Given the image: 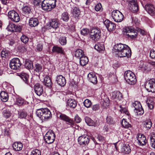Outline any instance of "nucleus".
I'll list each match as a JSON object with an SVG mask.
<instances>
[{
  "label": "nucleus",
  "instance_id": "obj_37",
  "mask_svg": "<svg viewBox=\"0 0 155 155\" xmlns=\"http://www.w3.org/2000/svg\"><path fill=\"white\" fill-rule=\"evenodd\" d=\"M25 67L28 69L33 68V66L32 63L29 60H26L24 64Z\"/></svg>",
  "mask_w": 155,
  "mask_h": 155
},
{
  "label": "nucleus",
  "instance_id": "obj_18",
  "mask_svg": "<svg viewBox=\"0 0 155 155\" xmlns=\"http://www.w3.org/2000/svg\"><path fill=\"white\" fill-rule=\"evenodd\" d=\"M129 6V9L134 13L137 12L138 10V5L135 1L130 2Z\"/></svg>",
  "mask_w": 155,
  "mask_h": 155
},
{
  "label": "nucleus",
  "instance_id": "obj_24",
  "mask_svg": "<svg viewBox=\"0 0 155 155\" xmlns=\"http://www.w3.org/2000/svg\"><path fill=\"white\" fill-rule=\"evenodd\" d=\"M111 97L113 99L117 98L120 100L122 97V95L119 91H114L111 94Z\"/></svg>",
  "mask_w": 155,
  "mask_h": 155
},
{
  "label": "nucleus",
  "instance_id": "obj_14",
  "mask_svg": "<svg viewBox=\"0 0 155 155\" xmlns=\"http://www.w3.org/2000/svg\"><path fill=\"white\" fill-rule=\"evenodd\" d=\"M137 140L139 144L141 146L146 145L147 142L145 136L141 134H137Z\"/></svg>",
  "mask_w": 155,
  "mask_h": 155
},
{
  "label": "nucleus",
  "instance_id": "obj_53",
  "mask_svg": "<svg viewBox=\"0 0 155 155\" xmlns=\"http://www.w3.org/2000/svg\"><path fill=\"white\" fill-rule=\"evenodd\" d=\"M144 127L148 129H150L151 128L152 125V123L151 121H148L145 122L144 124Z\"/></svg>",
  "mask_w": 155,
  "mask_h": 155
},
{
  "label": "nucleus",
  "instance_id": "obj_42",
  "mask_svg": "<svg viewBox=\"0 0 155 155\" xmlns=\"http://www.w3.org/2000/svg\"><path fill=\"white\" fill-rule=\"evenodd\" d=\"M34 70L37 72H41L42 69V66L41 64H36L35 66L33 67Z\"/></svg>",
  "mask_w": 155,
  "mask_h": 155
},
{
  "label": "nucleus",
  "instance_id": "obj_63",
  "mask_svg": "<svg viewBox=\"0 0 155 155\" xmlns=\"http://www.w3.org/2000/svg\"><path fill=\"white\" fill-rule=\"evenodd\" d=\"M138 32L143 35H144L145 34L146 32L144 30H142L141 29H138Z\"/></svg>",
  "mask_w": 155,
  "mask_h": 155
},
{
  "label": "nucleus",
  "instance_id": "obj_6",
  "mask_svg": "<svg viewBox=\"0 0 155 155\" xmlns=\"http://www.w3.org/2000/svg\"><path fill=\"white\" fill-rule=\"evenodd\" d=\"M124 34L131 38H134L136 37L137 33L131 27H126L123 30Z\"/></svg>",
  "mask_w": 155,
  "mask_h": 155
},
{
  "label": "nucleus",
  "instance_id": "obj_1",
  "mask_svg": "<svg viewBox=\"0 0 155 155\" xmlns=\"http://www.w3.org/2000/svg\"><path fill=\"white\" fill-rule=\"evenodd\" d=\"M114 52L116 55L120 57H130L131 55V50L127 45L121 43L115 45L114 47Z\"/></svg>",
  "mask_w": 155,
  "mask_h": 155
},
{
  "label": "nucleus",
  "instance_id": "obj_55",
  "mask_svg": "<svg viewBox=\"0 0 155 155\" xmlns=\"http://www.w3.org/2000/svg\"><path fill=\"white\" fill-rule=\"evenodd\" d=\"M100 108V105L99 104L94 105L92 107V109L93 110L96 111Z\"/></svg>",
  "mask_w": 155,
  "mask_h": 155
},
{
  "label": "nucleus",
  "instance_id": "obj_31",
  "mask_svg": "<svg viewBox=\"0 0 155 155\" xmlns=\"http://www.w3.org/2000/svg\"><path fill=\"white\" fill-rule=\"evenodd\" d=\"M67 104L70 107L74 108L77 106V103L74 99H68V101Z\"/></svg>",
  "mask_w": 155,
  "mask_h": 155
},
{
  "label": "nucleus",
  "instance_id": "obj_35",
  "mask_svg": "<svg viewBox=\"0 0 155 155\" xmlns=\"http://www.w3.org/2000/svg\"><path fill=\"white\" fill-rule=\"evenodd\" d=\"M146 103L149 108L150 109H152L153 107V98H148L146 101Z\"/></svg>",
  "mask_w": 155,
  "mask_h": 155
},
{
  "label": "nucleus",
  "instance_id": "obj_21",
  "mask_svg": "<svg viewBox=\"0 0 155 155\" xmlns=\"http://www.w3.org/2000/svg\"><path fill=\"white\" fill-rule=\"evenodd\" d=\"M56 81L58 84L61 86H64L66 83V80L65 78L61 75L57 76Z\"/></svg>",
  "mask_w": 155,
  "mask_h": 155
},
{
  "label": "nucleus",
  "instance_id": "obj_9",
  "mask_svg": "<svg viewBox=\"0 0 155 155\" xmlns=\"http://www.w3.org/2000/svg\"><path fill=\"white\" fill-rule=\"evenodd\" d=\"M44 139L45 142L48 144L53 143L55 139V135L53 131H48L45 135Z\"/></svg>",
  "mask_w": 155,
  "mask_h": 155
},
{
  "label": "nucleus",
  "instance_id": "obj_41",
  "mask_svg": "<svg viewBox=\"0 0 155 155\" xmlns=\"http://www.w3.org/2000/svg\"><path fill=\"white\" fill-rule=\"evenodd\" d=\"M121 150L122 152L127 153H129L131 151L130 147L128 145H124Z\"/></svg>",
  "mask_w": 155,
  "mask_h": 155
},
{
  "label": "nucleus",
  "instance_id": "obj_43",
  "mask_svg": "<svg viewBox=\"0 0 155 155\" xmlns=\"http://www.w3.org/2000/svg\"><path fill=\"white\" fill-rule=\"evenodd\" d=\"M121 124L123 127L125 128H128L131 127V125L127 121L126 119H123L121 122Z\"/></svg>",
  "mask_w": 155,
  "mask_h": 155
},
{
  "label": "nucleus",
  "instance_id": "obj_30",
  "mask_svg": "<svg viewBox=\"0 0 155 155\" xmlns=\"http://www.w3.org/2000/svg\"><path fill=\"white\" fill-rule=\"evenodd\" d=\"M18 75L25 83L28 84L29 76L27 74L23 72L19 74Z\"/></svg>",
  "mask_w": 155,
  "mask_h": 155
},
{
  "label": "nucleus",
  "instance_id": "obj_33",
  "mask_svg": "<svg viewBox=\"0 0 155 155\" xmlns=\"http://www.w3.org/2000/svg\"><path fill=\"white\" fill-rule=\"evenodd\" d=\"M88 61V58L85 55L80 58V64L82 66L86 65Z\"/></svg>",
  "mask_w": 155,
  "mask_h": 155
},
{
  "label": "nucleus",
  "instance_id": "obj_39",
  "mask_svg": "<svg viewBox=\"0 0 155 155\" xmlns=\"http://www.w3.org/2000/svg\"><path fill=\"white\" fill-rule=\"evenodd\" d=\"M18 114L19 118L21 119H25L27 116V112L24 110L20 111Z\"/></svg>",
  "mask_w": 155,
  "mask_h": 155
},
{
  "label": "nucleus",
  "instance_id": "obj_59",
  "mask_svg": "<svg viewBox=\"0 0 155 155\" xmlns=\"http://www.w3.org/2000/svg\"><path fill=\"white\" fill-rule=\"evenodd\" d=\"M120 107L121 108L120 110V111L122 113L127 114V111L126 108L123 107L122 106L120 105Z\"/></svg>",
  "mask_w": 155,
  "mask_h": 155
},
{
  "label": "nucleus",
  "instance_id": "obj_47",
  "mask_svg": "<svg viewBox=\"0 0 155 155\" xmlns=\"http://www.w3.org/2000/svg\"><path fill=\"white\" fill-rule=\"evenodd\" d=\"M83 103L84 106L87 108L90 107L92 104L91 101L88 99L85 100Z\"/></svg>",
  "mask_w": 155,
  "mask_h": 155
},
{
  "label": "nucleus",
  "instance_id": "obj_16",
  "mask_svg": "<svg viewBox=\"0 0 155 155\" xmlns=\"http://www.w3.org/2000/svg\"><path fill=\"white\" fill-rule=\"evenodd\" d=\"M104 24L109 31H113L115 28L116 26L115 24L109 20L105 21L104 22Z\"/></svg>",
  "mask_w": 155,
  "mask_h": 155
},
{
  "label": "nucleus",
  "instance_id": "obj_2",
  "mask_svg": "<svg viewBox=\"0 0 155 155\" xmlns=\"http://www.w3.org/2000/svg\"><path fill=\"white\" fill-rule=\"evenodd\" d=\"M37 116L43 120H48L51 117V114L50 110L47 108H41L36 111Z\"/></svg>",
  "mask_w": 155,
  "mask_h": 155
},
{
  "label": "nucleus",
  "instance_id": "obj_29",
  "mask_svg": "<svg viewBox=\"0 0 155 155\" xmlns=\"http://www.w3.org/2000/svg\"><path fill=\"white\" fill-rule=\"evenodd\" d=\"M38 24V19L36 18H31L29 22V25L31 27H34L37 26Z\"/></svg>",
  "mask_w": 155,
  "mask_h": 155
},
{
  "label": "nucleus",
  "instance_id": "obj_38",
  "mask_svg": "<svg viewBox=\"0 0 155 155\" xmlns=\"http://www.w3.org/2000/svg\"><path fill=\"white\" fill-rule=\"evenodd\" d=\"M44 84L47 86L49 87L51 86V81L50 77L48 76H46L44 79Z\"/></svg>",
  "mask_w": 155,
  "mask_h": 155
},
{
  "label": "nucleus",
  "instance_id": "obj_15",
  "mask_svg": "<svg viewBox=\"0 0 155 155\" xmlns=\"http://www.w3.org/2000/svg\"><path fill=\"white\" fill-rule=\"evenodd\" d=\"M7 28L11 31L15 32H20L21 29V26L18 25L13 24H9Z\"/></svg>",
  "mask_w": 155,
  "mask_h": 155
},
{
  "label": "nucleus",
  "instance_id": "obj_61",
  "mask_svg": "<svg viewBox=\"0 0 155 155\" xmlns=\"http://www.w3.org/2000/svg\"><path fill=\"white\" fill-rule=\"evenodd\" d=\"M150 56L152 58H155V51L153 50L152 49L150 52Z\"/></svg>",
  "mask_w": 155,
  "mask_h": 155
},
{
  "label": "nucleus",
  "instance_id": "obj_46",
  "mask_svg": "<svg viewBox=\"0 0 155 155\" xmlns=\"http://www.w3.org/2000/svg\"><path fill=\"white\" fill-rule=\"evenodd\" d=\"M59 42L62 45H65L66 44V38L65 36L61 37L59 39Z\"/></svg>",
  "mask_w": 155,
  "mask_h": 155
},
{
  "label": "nucleus",
  "instance_id": "obj_11",
  "mask_svg": "<svg viewBox=\"0 0 155 155\" xmlns=\"http://www.w3.org/2000/svg\"><path fill=\"white\" fill-rule=\"evenodd\" d=\"M8 16L12 21L16 22L20 20V18L18 14L14 10L9 11L8 13Z\"/></svg>",
  "mask_w": 155,
  "mask_h": 155
},
{
  "label": "nucleus",
  "instance_id": "obj_56",
  "mask_svg": "<svg viewBox=\"0 0 155 155\" xmlns=\"http://www.w3.org/2000/svg\"><path fill=\"white\" fill-rule=\"evenodd\" d=\"M3 133L5 135L8 136L10 134V132L8 128H6L3 130Z\"/></svg>",
  "mask_w": 155,
  "mask_h": 155
},
{
  "label": "nucleus",
  "instance_id": "obj_17",
  "mask_svg": "<svg viewBox=\"0 0 155 155\" xmlns=\"http://www.w3.org/2000/svg\"><path fill=\"white\" fill-rule=\"evenodd\" d=\"M34 90L38 95H41L43 92L42 86L39 83L36 84L34 86Z\"/></svg>",
  "mask_w": 155,
  "mask_h": 155
},
{
  "label": "nucleus",
  "instance_id": "obj_36",
  "mask_svg": "<svg viewBox=\"0 0 155 155\" xmlns=\"http://www.w3.org/2000/svg\"><path fill=\"white\" fill-rule=\"evenodd\" d=\"M84 55V51L81 49H77L75 52V56L76 57L80 58Z\"/></svg>",
  "mask_w": 155,
  "mask_h": 155
},
{
  "label": "nucleus",
  "instance_id": "obj_10",
  "mask_svg": "<svg viewBox=\"0 0 155 155\" xmlns=\"http://www.w3.org/2000/svg\"><path fill=\"white\" fill-rule=\"evenodd\" d=\"M132 107L134 108V111L137 115H141L143 113L144 110L139 102L135 101L132 104Z\"/></svg>",
  "mask_w": 155,
  "mask_h": 155
},
{
  "label": "nucleus",
  "instance_id": "obj_49",
  "mask_svg": "<svg viewBox=\"0 0 155 155\" xmlns=\"http://www.w3.org/2000/svg\"><path fill=\"white\" fill-rule=\"evenodd\" d=\"M24 102V100L21 98H17L16 101V104L18 105H21Z\"/></svg>",
  "mask_w": 155,
  "mask_h": 155
},
{
  "label": "nucleus",
  "instance_id": "obj_25",
  "mask_svg": "<svg viewBox=\"0 0 155 155\" xmlns=\"http://www.w3.org/2000/svg\"><path fill=\"white\" fill-rule=\"evenodd\" d=\"M0 97L1 100L4 102H6L8 99V93L5 91L1 92L0 93Z\"/></svg>",
  "mask_w": 155,
  "mask_h": 155
},
{
  "label": "nucleus",
  "instance_id": "obj_51",
  "mask_svg": "<svg viewBox=\"0 0 155 155\" xmlns=\"http://www.w3.org/2000/svg\"><path fill=\"white\" fill-rule=\"evenodd\" d=\"M107 122L109 124H112L114 123L113 118L110 116H107L106 118Z\"/></svg>",
  "mask_w": 155,
  "mask_h": 155
},
{
  "label": "nucleus",
  "instance_id": "obj_40",
  "mask_svg": "<svg viewBox=\"0 0 155 155\" xmlns=\"http://www.w3.org/2000/svg\"><path fill=\"white\" fill-rule=\"evenodd\" d=\"M61 18L64 21H68L69 18L68 13L66 12H64L61 15Z\"/></svg>",
  "mask_w": 155,
  "mask_h": 155
},
{
  "label": "nucleus",
  "instance_id": "obj_48",
  "mask_svg": "<svg viewBox=\"0 0 155 155\" xmlns=\"http://www.w3.org/2000/svg\"><path fill=\"white\" fill-rule=\"evenodd\" d=\"M3 114L5 117L6 118H9L11 116L10 112L6 110H4L3 111Z\"/></svg>",
  "mask_w": 155,
  "mask_h": 155
},
{
  "label": "nucleus",
  "instance_id": "obj_57",
  "mask_svg": "<svg viewBox=\"0 0 155 155\" xmlns=\"http://www.w3.org/2000/svg\"><path fill=\"white\" fill-rule=\"evenodd\" d=\"M8 53L6 50L2 51L1 53V56L2 58H5L8 56Z\"/></svg>",
  "mask_w": 155,
  "mask_h": 155
},
{
  "label": "nucleus",
  "instance_id": "obj_32",
  "mask_svg": "<svg viewBox=\"0 0 155 155\" xmlns=\"http://www.w3.org/2000/svg\"><path fill=\"white\" fill-rule=\"evenodd\" d=\"M150 143L151 146L155 149V134L152 132L150 135Z\"/></svg>",
  "mask_w": 155,
  "mask_h": 155
},
{
  "label": "nucleus",
  "instance_id": "obj_44",
  "mask_svg": "<svg viewBox=\"0 0 155 155\" xmlns=\"http://www.w3.org/2000/svg\"><path fill=\"white\" fill-rule=\"evenodd\" d=\"M85 121L87 124L89 126H93L94 124L93 121L90 118L86 117L85 118Z\"/></svg>",
  "mask_w": 155,
  "mask_h": 155
},
{
  "label": "nucleus",
  "instance_id": "obj_20",
  "mask_svg": "<svg viewBox=\"0 0 155 155\" xmlns=\"http://www.w3.org/2000/svg\"><path fill=\"white\" fill-rule=\"evenodd\" d=\"M87 78L89 81L91 83L94 84H97V77L94 73L91 72L88 74Z\"/></svg>",
  "mask_w": 155,
  "mask_h": 155
},
{
  "label": "nucleus",
  "instance_id": "obj_62",
  "mask_svg": "<svg viewBox=\"0 0 155 155\" xmlns=\"http://www.w3.org/2000/svg\"><path fill=\"white\" fill-rule=\"evenodd\" d=\"M81 119L78 115H76L74 117V120L77 123H79L81 121Z\"/></svg>",
  "mask_w": 155,
  "mask_h": 155
},
{
  "label": "nucleus",
  "instance_id": "obj_60",
  "mask_svg": "<svg viewBox=\"0 0 155 155\" xmlns=\"http://www.w3.org/2000/svg\"><path fill=\"white\" fill-rule=\"evenodd\" d=\"M37 50L38 51H40L43 49V45L42 44H38L37 45Z\"/></svg>",
  "mask_w": 155,
  "mask_h": 155
},
{
  "label": "nucleus",
  "instance_id": "obj_7",
  "mask_svg": "<svg viewBox=\"0 0 155 155\" xmlns=\"http://www.w3.org/2000/svg\"><path fill=\"white\" fill-rule=\"evenodd\" d=\"M111 16L114 21L117 22L122 21L124 18L122 13L118 10H114L112 12Z\"/></svg>",
  "mask_w": 155,
  "mask_h": 155
},
{
  "label": "nucleus",
  "instance_id": "obj_34",
  "mask_svg": "<svg viewBox=\"0 0 155 155\" xmlns=\"http://www.w3.org/2000/svg\"><path fill=\"white\" fill-rule=\"evenodd\" d=\"M72 13L73 16L76 18H78L80 15V11L78 8L75 7L74 8L72 12Z\"/></svg>",
  "mask_w": 155,
  "mask_h": 155
},
{
  "label": "nucleus",
  "instance_id": "obj_26",
  "mask_svg": "<svg viewBox=\"0 0 155 155\" xmlns=\"http://www.w3.org/2000/svg\"><path fill=\"white\" fill-rule=\"evenodd\" d=\"M94 48L99 52L102 53L105 49L103 43H98L95 45Z\"/></svg>",
  "mask_w": 155,
  "mask_h": 155
},
{
  "label": "nucleus",
  "instance_id": "obj_13",
  "mask_svg": "<svg viewBox=\"0 0 155 155\" xmlns=\"http://www.w3.org/2000/svg\"><path fill=\"white\" fill-rule=\"evenodd\" d=\"M79 144L82 146H84L88 144L90 139L88 137L85 135H84L80 136L78 139Z\"/></svg>",
  "mask_w": 155,
  "mask_h": 155
},
{
  "label": "nucleus",
  "instance_id": "obj_5",
  "mask_svg": "<svg viewBox=\"0 0 155 155\" xmlns=\"http://www.w3.org/2000/svg\"><path fill=\"white\" fill-rule=\"evenodd\" d=\"M90 38L94 41L98 40L100 38L101 33L98 28H93L90 31Z\"/></svg>",
  "mask_w": 155,
  "mask_h": 155
},
{
  "label": "nucleus",
  "instance_id": "obj_50",
  "mask_svg": "<svg viewBox=\"0 0 155 155\" xmlns=\"http://www.w3.org/2000/svg\"><path fill=\"white\" fill-rule=\"evenodd\" d=\"M21 40L23 43H26L28 40V38L27 36L23 35L21 38Z\"/></svg>",
  "mask_w": 155,
  "mask_h": 155
},
{
  "label": "nucleus",
  "instance_id": "obj_3",
  "mask_svg": "<svg viewBox=\"0 0 155 155\" xmlns=\"http://www.w3.org/2000/svg\"><path fill=\"white\" fill-rule=\"evenodd\" d=\"M56 6L55 0H44L41 3V8L45 11H50Z\"/></svg>",
  "mask_w": 155,
  "mask_h": 155
},
{
  "label": "nucleus",
  "instance_id": "obj_28",
  "mask_svg": "<svg viewBox=\"0 0 155 155\" xmlns=\"http://www.w3.org/2000/svg\"><path fill=\"white\" fill-rule=\"evenodd\" d=\"M22 144L20 142H15L13 145L14 149L16 151L21 150L22 148Z\"/></svg>",
  "mask_w": 155,
  "mask_h": 155
},
{
  "label": "nucleus",
  "instance_id": "obj_22",
  "mask_svg": "<svg viewBox=\"0 0 155 155\" xmlns=\"http://www.w3.org/2000/svg\"><path fill=\"white\" fill-rule=\"evenodd\" d=\"M145 8L147 12L151 15H153L155 13V9L152 5L147 4L145 6Z\"/></svg>",
  "mask_w": 155,
  "mask_h": 155
},
{
  "label": "nucleus",
  "instance_id": "obj_8",
  "mask_svg": "<svg viewBox=\"0 0 155 155\" xmlns=\"http://www.w3.org/2000/svg\"><path fill=\"white\" fill-rule=\"evenodd\" d=\"M21 63L18 58H15L10 61L9 65L11 68L14 70H19Z\"/></svg>",
  "mask_w": 155,
  "mask_h": 155
},
{
  "label": "nucleus",
  "instance_id": "obj_54",
  "mask_svg": "<svg viewBox=\"0 0 155 155\" xmlns=\"http://www.w3.org/2000/svg\"><path fill=\"white\" fill-rule=\"evenodd\" d=\"M89 32V30L87 28H83L81 31V33L82 35H85L87 34Z\"/></svg>",
  "mask_w": 155,
  "mask_h": 155
},
{
  "label": "nucleus",
  "instance_id": "obj_58",
  "mask_svg": "<svg viewBox=\"0 0 155 155\" xmlns=\"http://www.w3.org/2000/svg\"><path fill=\"white\" fill-rule=\"evenodd\" d=\"M102 9V5L100 3H98L95 6V10L96 11H99Z\"/></svg>",
  "mask_w": 155,
  "mask_h": 155
},
{
  "label": "nucleus",
  "instance_id": "obj_19",
  "mask_svg": "<svg viewBox=\"0 0 155 155\" xmlns=\"http://www.w3.org/2000/svg\"><path fill=\"white\" fill-rule=\"evenodd\" d=\"M59 117L61 120L68 122V124L71 126L74 124V122L73 120L65 114H61L59 115Z\"/></svg>",
  "mask_w": 155,
  "mask_h": 155
},
{
  "label": "nucleus",
  "instance_id": "obj_45",
  "mask_svg": "<svg viewBox=\"0 0 155 155\" xmlns=\"http://www.w3.org/2000/svg\"><path fill=\"white\" fill-rule=\"evenodd\" d=\"M22 11L25 14H29L31 11L30 8L28 6H24L22 8Z\"/></svg>",
  "mask_w": 155,
  "mask_h": 155
},
{
  "label": "nucleus",
  "instance_id": "obj_64",
  "mask_svg": "<svg viewBox=\"0 0 155 155\" xmlns=\"http://www.w3.org/2000/svg\"><path fill=\"white\" fill-rule=\"evenodd\" d=\"M97 138L100 141H103L104 140V138L101 135H98Z\"/></svg>",
  "mask_w": 155,
  "mask_h": 155
},
{
  "label": "nucleus",
  "instance_id": "obj_23",
  "mask_svg": "<svg viewBox=\"0 0 155 155\" xmlns=\"http://www.w3.org/2000/svg\"><path fill=\"white\" fill-rule=\"evenodd\" d=\"M52 51L54 53L61 54L64 56L65 55V53L63 50L62 48L57 46H55L53 47Z\"/></svg>",
  "mask_w": 155,
  "mask_h": 155
},
{
  "label": "nucleus",
  "instance_id": "obj_52",
  "mask_svg": "<svg viewBox=\"0 0 155 155\" xmlns=\"http://www.w3.org/2000/svg\"><path fill=\"white\" fill-rule=\"evenodd\" d=\"M31 155H41V152L39 150L35 149L32 151Z\"/></svg>",
  "mask_w": 155,
  "mask_h": 155
},
{
  "label": "nucleus",
  "instance_id": "obj_12",
  "mask_svg": "<svg viewBox=\"0 0 155 155\" xmlns=\"http://www.w3.org/2000/svg\"><path fill=\"white\" fill-rule=\"evenodd\" d=\"M145 87L149 91H155V81L154 79H151L148 81L145 84Z\"/></svg>",
  "mask_w": 155,
  "mask_h": 155
},
{
  "label": "nucleus",
  "instance_id": "obj_4",
  "mask_svg": "<svg viewBox=\"0 0 155 155\" xmlns=\"http://www.w3.org/2000/svg\"><path fill=\"white\" fill-rule=\"evenodd\" d=\"M124 78L126 82L129 84L133 85L137 81L135 74L130 71H126L124 74Z\"/></svg>",
  "mask_w": 155,
  "mask_h": 155
},
{
  "label": "nucleus",
  "instance_id": "obj_27",
  "mask_svg": "<svg viewBox=\"0 0 155 155\" xmlns=\"http://www.w3.org/2000/svg\"><path fill=\"white\" fill-rule=\"evenodd\" d=\"M50 25L52 28L56 29L59 27L60 24L57 19H54L50 23Z\"/></svg>",
  "mask_w": 155,
  "mask_h": 155
}]
</instances>
